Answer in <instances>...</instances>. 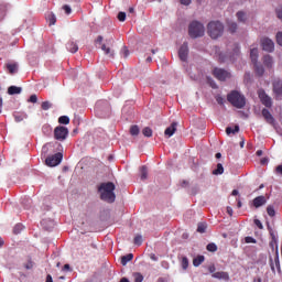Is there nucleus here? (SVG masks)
<instances>
[{
  "instance_id": "obj_61",
  "label": "nucleus",
  "mask_w": 282,
  "mask_h": 282,
  "mask_svg": "<svg viewBox=\"0 0 282 282\" xmlns=\"http://www.w3.org/2000/svg\"><path fill=\"white\" fill-rule=\"evenodd\" d=\"M181 186L182 188H186V186H188V181H182Z\"/></svg>"
},
{
  "instance_id": "obj_1",
  "label": "nucleus",
  "mask_w": 282,
  "mask_h": 282,
  "mask_svg": "<svg viewBox=\"0 0 282 282\" xmlns=\"http://www.w3.org/2000/svg\"><path fill=\"white\" fill-rule=\"evenodd\" d=\"M100 193V199L107 202L108 204H113L116 202V185L111 182L101 183L98 187Z\"/></svg>"
},
{
  "instance_id": "obj_6",
  "label": "nucleus",
  "mask_w": 282,
  "mask_h": 282,
  "mask_svg": "<svg viewBox=\"0 0 282 282\" xmlns=\"http://www.w3.org/2000/svg\"><path fill=\"white\" fill-rule=\"evenodd\" d=\"M63 161V153L58 152L53 154L45 160L46 166H58V164Z\"/></svg>"
},
{
  "instance_id": "obj_47",
  "label": "nucleus",
  "mask_w": 282,
  "mask_h": 282,
  "mask_svg": "<svg viewBox=\"0 0 282 282\" xmlns=\"http://www.w3.org/2000/svg\"><path fill=\"white\" fill-rule=\"evenodd\" d=\"M29 102H33V104L39 102V97H36V95H31L29 98Z\"/></svg>"
},
{
  "instance_id": "obj_40",
  "label": "nucleus",
  "mask_w": 282,
  "mask_h": 282,
  "mask_svg": "<svg viewBox=\"0 0 282 282\" xmlns=\"http://www.w3.org/2000/svg\"><path fill=\"white\" fill-rule=\"evenodd\" d=\"M117 18H118V21L124 22V21H127V13L120 11V12L118 13V17H117Z\"/></svg>"
},
{
  "instance_id": "obj_55",
  "label": "nucleus",
  "mask_w": 282,
  "mask_h": 282,
  "mask_svg": "<svg viewBox=\"0 0 282 282\" xmlns=\"http://www.w3.org/2000/svg\"><path fill=\"white\" fill-rule=\"evenodd\" d=\"M123 56H124V58H127V56H129V48H127V46L123 47Z\"/></svg>"
},
{
  "instance_id": "obj_42",
  "label": "nucleus",
  "mask_w": 282,
  "mask_h": 282,
  "mask_svg": "<svg viewBox=\"0 0 282 282\" xmlns=\"http://www.w3.org/2000/svg\"><path fill=\"white\" fill-rule=\"evenodd\" d=\"M144 276L141 273H134V282H143Z\"/></svg>"
},
{
  "instance_id": "obj_56",
  "label": "nucleus",
  "mask_w": 282,
  "mask_h": 282,
  "mask_svg": "<svg viewBox=\"0 0 282 282\" xmlns=\"http://www.w3.org/2000/svg\"><path fill=\"white\" fill-rule=\"evenodd\" d=\"M105 101H98L97 104H96V109H97V111H100V107H102V104H104Z\"/></svg>"
},
{
  "instance_id": "obj_38",
  "label": "nucleus",
  "mask_w": 282,
  "mask_h": 282,
  "mask_svg": "<svg viewBox=\"0 0 282 282\" xmlns=\"http://www.w3.org/2000/svg\"><path fill=\"white\" fill-rule=\"evenodd\" d=\"M181 265H182L183 270H188V258H186V257L182 258Z\"/></svg>"
},
{
  "instance_id": "obj_49",
  "label": "nucleus",
  "mask_w": 282,
  "mask_h": 282,
  "mask_svg": "<svg viewBox=\"0 0 282 282\" xmlns=\"http://www.w3.org/2000/svg\"><path fill=\"white\" fill-rule=\"evenodd\" d=\"M14 120H15V122H23V116L19 115V113H15L14 115Z\"/></svg>"
},
{
  "instance_id": "obj_13",
  "label": "nucleus",
  "mask_w": 282,
  "mask_h": 282,
  "mask_svg": "<svg viewBox=\"0 0 282 282\" xmlns=\"http://www.w3.org/2000/svg\"><path fill=\"white\" fill-rule=\"evenodd\" d=\"M267 203L268 200L265 199V196L261 195L253 198L252 206L254 208H261V206H265Z\"/></svg>"
},
{
  "instance_id": "obj_4",
  "label": "nucleus",
  "mask_w": 282,
  "mask_h": 282,
  "mask_svg": "<svg viewBox=\"0 0 282 282\" xmlns=\"http://www.w3.org/2000/svg\"><path fill=\"white\" fill-rule=\"evenodd\" d=\"M206 32V29L204 28V24H202L199 21H193L191 22L188 26V35L191 39H199L204 36Z\"/></svg>"
},
{
  "instance_id": "obj_59",
  "label": "nucleus",
  "mask_w": 282,
  "mask_h": 282,
  "mask_svg": "<svg viewBox=\"0 0 282 282\" xmlns=\"http://www.w3.org/2000/svg\"><path fill=\"white\" fill-rule=\"evenodd\" d=\"M33 265L34 264L32 263V261H29V263L25 264V268H26V270H32Z\"/></svg>"
},
{
  "instance_id": "obj_27",
  "label": "nucleus",
  "mask_w": 282,
  "mask_h": 282,
  "mask_svg": "<svg viewBox=\"0 0 282 282\" xmlns=\"http://www.w3.org/2000/svg\"><path fill=\"white\" fill-rule=\"evenodd\" d=\"M7 69L10 74H17L18 66L17 64H7Z\"/></svg>"
},
{
  "instance_id": "obj_46",
  "label": "nucleus",
  "mask_w": 282,
  "mask_h": 282,
  "mask_svg": "<svg viewBox=\"0 0 282 282\" xmlns=\"http://www.w3.org/2000/svg\"><path fill=\"white\" fill-rule=\"evenodd\" d=\"M48 21H50V25H55V23H56V15L51 14L48 17Z\"/></svg>"
},
{
  "instance_id": "obj_64",
  "label": "nucleus",
  "mask_w": 282,
  "mask_h": 282,
  "mask_svg": "<svg viewBox=\"0 0 282 282\" xmlns=\"http://www.w3.org/2000/svg\"><path fill=\"white\" fill-rule=\"evenodd\" d=\"M215 270H216V269H215V265H210V267H209V272H210L212 274L215 272Z\"/></svg>"
},
{
  "instance_id": "obj_9",
  "label": "nucleus",
  "mask_w": 282,
  "mask_h": 282,
  "mask_svg": "<svg viewBox=\"0 0 282 282\" xmlns=\"http://www.w3.org/2000/svg\"><path fill=\"white\" fill-rule=\"evenodd\" d=\"M213 74L217 80H228L230 73L224 68H214Z\"/></svg>"
},
{
  "instance_id": "obj_53",
  "label": "nucleus",
  "mask_w": 282,
  "mask_h": 282,
  "mask_svg": "<svg viewBox=\"0 0 282 282\" xmlns=\"http://www.w3.org/2000/svg\"><path fill=\"white\" fill-rule=\"evenodd\" d=\"M254 224H256V226H257L260 230H263V224H261V220L256 219V220H254Z\"/></svg>"
},
{
  "instance_id": "obj_50",
  "label": "nucleus",
  "mask_w": 282,
  "mask_h": 282,
  "mask_svg": "<svg viewBox=\"0 0 282 282\" xmlns=\"http://www.w3.org/2000/svg\"><path fill=\"white\" fill-rule=\"evenodd\" d=\"M63 10L65 11L66 14H72V7L70 6L65 4L63 7Z\"/></svg>"
},
{
  "instance_id": "obj_7",
  "label": "nucleus",
  "mask_w": 282,
  "mask_h": 282,
  "mask_svg": "<svg viewBox=\"0 0 282 282\" xmlns=\"http://www.w3.org/2000/svg\"><path fill=\"white\" fill-rule=\"evenodd\" d=\"M273 94L275 96V100H282V82L281 79H274L272 82Z\"/></svg>"
},
{
  "instance_id": "obj_41",
  "label": "nucleus",
  "mask_w": 282,
  "mask_h": 282,
  "mask_svg": "<svg viewBox=\"0 0 282 282\" xmlns=\"http://www.w3.org/2000/svg\"><path fill=\"white\" fill-rule=\"evenodd\" d=\"M6 4H0V21H2L3 17H6Z\"/></svg>"
},
{
  "instance_id": "obj_51",
  "label": "nucleus",
  "mask_w": 282,
  "mask_h": 282,
  "mask_svg": "<svg viewBox=\"0 0 282 282\" xmlns=\"http://www.w3.org/2000/svg\"><path fill=\"white\" fill-rule=\"evenodd\" d=\"M268 230H269L270 236L272 237V239H275L276 236H274V231L272 230V227L270 226V223H268Z\"/></svg>"
},
{
  "instance_id": "obj_31",
  "label": "nucleus",
  "mask_w": 282,
  "mask_h": 282,
  "mask_svg": "<svg viewBox=\"0 0 282 282\" xmlns=\"http://www.w3.org/2000/svg\"><path fill=\"white\" fill-rule=\"evenodd\" d=\"M227 135H230V133H239V126H235V128L227 127L226 128Z\"/></svg>"
},
{
  "instance_id": "obj_44",
  "label": "nucleus",
  "mask_w": 282,
  "mask_h": 282,
  "mask_svg": "<svg viewBox=\"0 0 282 282\" xmlns=\"http://www.w3.org/2000/svg\"><path fill=\"white\" fill-rule=\"evenodd\" d=\"M274 263L276 268H281V261L279 260V251L275 252Z\"/></svg>"
},
{
  "instance_id": "obj_5",
  "label": "nucleus",
  "mask_w": 282,
  "mask_h": 282,
  "mask_svg": "<svg viewBox=\"0 0 282 282\" xmlns=\"http://www.w3.org/2000/svg\"><path fill=\"white\" fill-rule=\"evenodd\" d=\"M67 135H69V130L66 127L58 126L54 129V138L59 142L67 140Z\"/></svg>"
},
{
  "instance_id": "obj_62",
  "label": "nucleus",
  "mask_w": 282,
  "mask_h": 282,
  "mask_svg": "<svg viewBox=\"0 0 282 282\" xmlns=\"http://www.w3.org/2000/svg\"><path fill=\"white\" fill-rule=\"evenodd\" d=\"M234 52H235V55H236V56H239V46H236L235 50H234Z\"/></svg>"
},
{
  "instance_id": "obj_37",
  "label": "nucleus",
  "mask_w": 282,
  "mask_h": 282,
  "mask_svg": "<svg viewBox=\"0 0 282 282\" xmlns=\"http://www.w3.org/2000/svg\"><path fill=\"white\" fill-rule=\"evenodd\" d=\"M130 133H131L132 135H138V134L140 133V128H139L138 126H132V127L130 128Z\"/></svg>"
},
{
  "instance_id": "obj_28",
  "label": "nucleus",
  "mask_w": 282,
  "mask_h": 282,
  "mask_svg": "<svg viewBox=\"0 0 282 282\" xmlns=\"http://www.w3.org/2000/svg\"><path fill=\"white\" fill-rule=\"evenodd\" d=\"M228 30L231 34H235L237 32V22H228Z\"/></svg>"
},
{
  "instance_id": "obj_45",
  "label": "nucleus",
  "mask_w": 282,
  "mask_h": 282,
  "mask_svg": "<svg viewBox=\"0 0 282 282\" xmlns=\"http://www.w3.org/2000/svg\"><path fill=\"white\" fill-rule=\"evenodd\" d=\"M276 43L282 47V32L276 33Z\"/></svg>"
},
{
  "instance_id": "obj_43",
  "label": "nucleus",
  "mask_w": 282,
  "mask_h": 282,
  "mask_svg": "<svg viewBox=\"0 0 282 282\" xmlns=\"http://www.w3.org/2000/svg\"><path fill=\"white\" fill-rule=\"evenodd\" d=\"M133 243L134 246H142V236H135Z\"/></svg>"
},
{
  "instance_id": "obj_34",
  "label": "nucleus",
  "mask_w": 282,
  "mask_h": 282,
  "mask_svg": "<svg viewBox=\"0 0 282 282\" xmlns=\"http://www.w3.org/2000/svg\"><path fill=\"white\" fill-rule=\"evenodd\" d=\"M237 19L238 21H240L241 23L246 22V13L243 11H238L237 12Z\"/></svg>"
},
{
  "instance_id": "obj_18",
  "label": "nucleus",
  "mask_w": 282,
  "mask_h": 282,
  "mask_svg": "<svg viewBox=\"0 0 282 282\" xmlns=\"http://www.w3.org/2000/svg\"><path fill=\"white\" fill-rule=\"evenodd\" d=\"M21 91H23V89L19 86H10L8 88V94L9 96H14L17 94H21Z\"/></svg>"
},
{
  "instance_id": "obj_36",
  "label": "nucleus",
  "mask_w": 282,
  "mask_h": 282,
  "mask_svg": "<svg viewBox=\"0 0 282 282\" xmlns=\"http://www.w3.org/2000/svg\"><path fill=\"white\" fill-rule=\"evenodd\" d=\"M21 230H23V225L22 224H18L13 228V234L14 235H19V234H21Z\"/></svg>"
},
{
  "instance_id": "obj_57",
  "label": "nucleus",
  "mask_w": 282,
  "mask_h": 282,
  "mask_svg": "<svg viewBox=\"0 0 282 282\" xmlns=\"http://www.w3.org/2000/svg\"><path fill=\"white\" fill-rule=\"evenodd\" d=\"M232 207L228 206L227 207V214L229 215V217H232Z\"/></svg>"
},
{
  "instance_id": "obj_21",
  "label": "nucleus",
  "mask_w": 282,
  "mask_h": 282,
  "mask_svg": "<svg viewBox=\"0 0 282 282\" xmlns=\"http://www.w3.org/2000/svg\"><path fill=\"white\" fill-rule=\"evenodd\" d=\"M129 261H133V253H128L121 257V264L127 265Z\"/></svg>"
},
{
  "instance_id": "obj_11",
  "label": "nucleus",
  "mask_w": 282,
  "mask_h": 282,
  "mask_svg": "<svg viewBox=\"0 0 282 282\" xmlns=\"http://www.w3.org/2000/svg\"><path fill=\"white\" fill-rule=\"evenodd\" d=\"M178 57L181 61H183V63H185V61H187L188 58V43L184 42L182 44V46L178 50Z\"/></svg>"
},
{
  "instance_id": "obj_16",
  "label": "nucleus",
  "mask_w": 282,
  "mask_h": 282,
  "mask_svg": "<svg viewBox=\"0 0 282 282\" xmlns=\"http://www.w3.org/2000/svg\"><path fill=\"white\" fill-rule=\"evenodd\" d=\"M66 50H68L70 54H76V52H78V44H76L74 41H69L66 44Z\"/></svg>"
},
{
  "instance_id": "obj_20",
  "label": "nucleus",
  "mask_w": 282,
  "mask_h": 282,
  "mask_svg": "<svg viewBox=\"0 0 282 282\" xmlns=\"http://www.w3.org/2000/svg\"><path fill=\"white\" fill-rule=\"evenodd\" d=\"M254 66V72L258 76H263V74L265 73V69H263L262 65H259V63L257 62L256 64H253Z\"/></svg>"
},
{
  "instance_id": "obj_10",
  "label": "nucleus",
  "mask_w": 282,
  "mask_h": 282,
  "mask_svg": "<svg viewBox=\"0 0 282 282\" xmlns=\"http://www.w3.org/2000/svg\"><path fill=\"white\" fill-rule=\"evenodd\" d=\"M261 46L264 52H274V42L270 37H262Z\"/></svg>"
},
{
  "instance_id": "obj_22",
  "label": "nucleus",
  "mask_w": 282,
  "mask_h": 282,
  "mask_svg": "<svg viewBox=\"0 0 282 282\" xmlns=\"http://www.w3.org/2000/svg\"><path fill=\"white\" fill-rule=\"evenodd\" d=\"M203 261H205L204 256H198V257L194 258V260H193L194 268H199V265H202Z\"/></svg>"
},
{
  "instance_id": "obj_48",
  "label": "nucleus",
  "mask_w": 282,
  "mask_h": 282,
  "mask_svg": "<svg viewBox=\"0 0 282 282\" xmlns=\"http://www.w3.org/2000/svg\"><path fill=\"white\" fill-rule=\"evenodd\" d=\"M246 243H257V240L250 236L245 238Z\"/></svg>"
},
{
  "instance_id": "obj_17",
  "label": "nucleus",
  "mask_w": 282,
  "mask_h": 282,
  "mask_svg": "<svg viewBox=\"0 0 282 282\" xmlns=\"http://www.w3.org/2000/svg\"><path fill=\"white\" fill-rule=\"evenodd\" d=\"M212 276L214 279H224V281H229V279H230V275H228V272H224V271L215 272V273H213Z\"/></svg>"
},
{
  "instance_id": "obj_2",
  "label": "nucleus",
  "mask_w": 282,
  "mask_h": 282,
  "mask_svg": "<svg viewBox=\"0 0 282 282\" xmlns=\"http://www.w3.org/2000/svg\"><path fill=\"white\" fill-rule=\"evenodd\" d=\"M227 100L232 107H236V109H243V107H246V96L237 90H232L228 94Z\"/></svg>"
},
{
  "instance_id": "obj_35",
  "label": "nucleus",
  "mask_w": 282,
  "mask_h": 282,
  "mask_svg": "<svg viewBox=\"0 0 282 282\" xmlns=\"http://www.w3.org/2000/svg\"><path fill=\"white\" fill-rule=\"evenodd\" d=\"M267 213H268L269 217H274V215H276V212L274 210V207L272 205H269L267 207Z\"/></svg>"
},
{
  "instance_id": "obj_19",
  "label": "nucleus",
  "mask_w": 282,
  "mask_h": 282,
  "mask_svg": "<svg viewBox=\"0 0 282 282\" xmlns=\"http://www.w3.org/2000/svg\"><path fill=\"white\" fill-rule=\"evenodd\" d=\"M273 63H274V61L272 59V56H270V55H264L263 56V65H264V67H268L269 69H271Z\"/></svg>"
},
{
  "instance_id": "obj_60",
  "label": "nucleus",
  "mask_w": 282,
  "mask_h": 282,
  "mask_svg": "<svg viewBox=\"0 0 282 282\" xmlns=\"http://www.w3.org/2000/svg\"><path fill=\"white\" fill-rule=\"evenodd\" d=\"M276 173H279L280 175H282V165H278L275 169Z\"/></svg>"
},
{
  "instance_id": "obj_32",
  "label": "nucleus",
  "mask_w": 282,
  "mask_h": 282,
  "mask_svg": "<svg viewBox=\"0 0 282 282\" xmlns=\"http://www.w3.org/2000/svg\"><path fill=\"white\" fill-rule=\"evenodd\" d=\"M206 250H208V252H217V245L215 242H210L207 245Z\"/></svg>"
},
{
  "instance_id": "obj_52",
  "label": "nucleus",
  "mask_w": 282,
  "mask_h": 282,
  "mask_svg": "<svg viewBox=\"0 0 282 282\" xmlns=\"http://www.w3.org/2000/svg\"><path fill=\"white\" fill-rule=\"evenodd\" d=\"M216 101L218 102V105H224V102H226V100L221 96H217Z\"/></svg>"
},
{
  "instance_id": "obj_29",
  "label": "nucleus",
  "mask_w": 282,
  "mask_h": 282,
  "mask_svg": "<svg viewBox=\"0 0 282 282\" xmlns=\"http://www.w3.org/2000/svg\"><path fill=\"white\" fill-rule=\"evenodd\" d=\"M101 50H102V52H105V54L109 55L110 58H113V52H111L110 47H107V45L102 44Z\"/></svg>"
},
{
  "instance_id": "obj_12",
  "label": "nucleus",
  "mask_w": 282,
  "mask_h": 282,
  "mask_svg": "<svg viewBox=\"0 0 282 282\" xmlns=\"http://www.w3.org/2000/svg\"><path fill=\"white\" fill-rule=\"evenodd\" d=\"M262 116H263L265 122H268V124H271L272 127H274L276 121L274 120V117L272 116L270 110H268L265 108L262 109Z\"/></svg>"
},
{
  "instance_id": "obj_30",
  "label": "nucleus",
  "mask_w": 282,
  "mask_h": 282,
  "mask_svg": "<svg viewBox=\"0 0 282 282\" xmlns=\"http://www.w3.org/2000/svg\"><path fill=\"white\" fill-rule=\"evenodd\" d=\"M213 173H214V175H223L224 174V165L221 163H218L217 169Z\"/></svg>"
},
{
  "instance_id": "obj_25",
  "label": "nucleus",
  "mask_w": 282,
  "mask_h": 282,
  "mask_svg": "<svg viewBox=\"0 0 282 282\" xmlns=\"http://www.w3.org/2000/svg\"><path fill=\"white\" fill-rule=\"evenodd\" d=\"M142 133L145 138H151L153 135V130L150 127H145L143 128Z\"/></svg>"
},
{
  "instance_id": "obj_24",
  "label": "nucleus",
  "mask_w": 282,
  "mask_h": 282,
  "mask_svg": "<svg viewBox=\"0 0 282 282\" xmlns=\"http://www.w3.org/2000/svg\"><path fill=\"white\" fill-rule=\"evenodd\" d=\"M42 132L44 133V135H52V126L44 124L42 127Z\"/></svg>"
},
{
  "instance_id": "obj_39",
  "label": "nucleus",
  "mask_w": 282,
  "mask_h": 282,
  "mask_svg": "<svg viewBox=\"0 0 282 282\" xmlns=\"http://www.w3.org/2000/svg\"><path fill=\"white\" fill-rule=\"evenodd\" d=\"M42 109L43 111H47L48 109H52V104L50 101H43Z\"/></svg>"
},
{
  "instance_id": "obj_23",
  "label": "nucleus",
  "mask_w": 282,
  "mask_h": 282,
  "mask_svg": "<svg viewBox=\"0 0 282 282\" xmlns=\"http://www.w3.org/2000/svg\"><path fill=\"white\" fill-rule=\"evenodd\" d=\"M141 172V180H147L149 177V170L147 169V165H142L140 169Z\"/></svg>"
},
{
  "instance_id": "obj_15",
  "label": "nucleus",
  "mask_w": 282,
  "mask_h": 282,
  "mask_svg": "<svg viewBox=\"0 0 282 282\" xmlns=\"http://www.w3.org/2000/svg\"><path fill=\"white\" fill-rule=\"evenodd\" d=\"M175 131H177V122H173L170 127H167L164 133L167 135V138H171L174 135Z\"/></svg>"
},
{
  "instance_id": "obj_3",
  "label": "nucleus",
  "mask_w": 282,
  "mask_h": 282,
  "mask_svg": "<svg viewBox=\"0 0 282 282\" xmlns=\"http://www.w3.org/2000/svg\"><path fill=\"white\" fill-rule=\"evenodd\" d=\"M207 33L210 39H219L224 34V24L220 21H212L207 25Z\"/></svg>"
},
{
  "instance_id": "obj_63",
  "label": "nucleus",
  "mask_w": 282,
  "mask_h": 282,
  "mask_svg": "<svg viewBox=\"0 0 282 282\" xmlns=\"http://www.w3.org/2000/svg\"><path fill=\"white\" fill-rule=\"evenodd\" d=\"M46 282H54V280L52 279V276L50 274L46 276Z\"/></svg>"
},
{
  "instance_id": "obj_58",
  "label": "nucleus",
  "mask_w": 282,
  "mask_h": 282,
  "mask_svg": "<svg viewBox=\"0 0 282 282\" xmlns=\"http://www.w3.org/2000/svg\"><path fill=\"white\" fill-rule=\"evenodd\" d=\"M102 40H104L102 35H99V36L96 39V43H99V45H101V44H102Z\"/></svg>"
},
{
  "instance_id": "obj_14",
  "label": "nucleus",
  "mask_w": 282,
  "mask_h": 282,
  "mask_svg": "<svg viewBox=\"0 0 282 282\" xmlns=\"http://www.w3.org/2000/svg\"><path fill=\"white\" fill-rule=\"evenodd\" d=\"M250 58L253 65H257L258 61H259V48L258 47H253L250 50Z\"/></svg>"
},
{
  "instance_id": "obj_33",
  "label": "nucleus",
  "mask_w": 282,
  "mask_h": 282,
  "mask_svg": "<svg viewBox=\"0 0 282 282\" xmlns=\"http://www.w3.org/2000/svg\"><path fill=\"white\" fill-rule=\"evenodd\" d=\"M58 122H59V124H69V117H67V116H61V117L58 118Z\"/></svg>"
},
{
  "instance_id": "obj_54",
  "label": "nucleus",
  "mask_w": 282,
  "mask_h": 282,
  "mask_svg": "<svg viewBox=\"0 0 282 282\" xmlns=\"http://www.w3.org/2000/svg\"><path fill=\"white\" fill-rule=\"evenodd\" d=\"M182 6H191L192 0H180Z\"/></svg>"
},
{
  "instance_id": "obj_8",
  "label": "nucleus",
  "mask_w": 282,
  "mask_h": 282,
  "mask_svg": "<svg viewBox=\"0 0 282 282\" xmlns=\"http://www.w3.org/2000/svg\"><path fill=\"white\" fill-rule=\"evenodd\" d=\"M258 97L260 99V102H262L264 107H268V108L272 107V98L268 96V94H265V90L259 89Z\"/></svg>"
},
{
  "instance_id": "obj_26",
  "label": "nucleus",
  "mask_w": 282,
  "mask_h": 282,
  "mask_svg": "<svg viewBox=\"0 0 282 282\" xmlns=\"http://www.w3.org/2000/svg\"><path fill=\"white\" fill-rule=\"evenodd\" d=\"M206 228H208V225H206V223H199L197 226V232L204 234L206 232Z\"/></svg>"
}]
</instances>
